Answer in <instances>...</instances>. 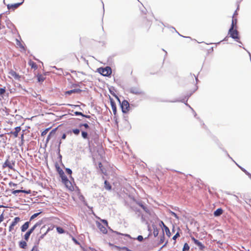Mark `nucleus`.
I'll return each mask as SVG.
<instances>
[{"label": "nucleus", "mask_w": 251, "mask_h": 251, "mask_svg": "<svg viewBox=\"0 0 251 251\" xmlns=\"http://www.w3.org/2000/svg\"><path fill=\"white\" fill-rule=\"evenodd\" d=\"M190 249L189 246L187 243H185L182 249V251H188Z\"/></svg>", "instance_id": "obj_29"}, {"label": "nucleus", "mask_w": 251, "mask_h": 251, "mask_svg": "<svg viewBox=\"0 0 251 251\" xmlns=\"http://www.w3.org/2000/svg\"><path fill=\"white\" fill-rule=\"evenodd\" d=\"M81 136L84 139L88 140V134L86 131H81Z\"/></svg>", "instance_id": "obj_23"}, {"label": "nucleus", "mask_w": 251, "mask_h": 251, "mask_svg": "<svg viewBox=\"0 0 251 251\" xmlns=\"http://www.w3.org/2000/svg\"><path fill=\"white\" fill-rule=\"evenodd\" d=\"M179 236V234L178 232H177L173 237V240H176L178 237Z\"/></svg>", "instance_id": "obj_47"}, {"label": "nucleus", "mask_w": 251, "mask_h": 251, "mask_svg": "<svg viewBox=\"0 0 251 251\" xmlns=\"http://www.w3.org/2000/svg\"><path fill=\"white\" fill-rule=\"evenodd\" d=\"M45 226H43V227H41V230H40L41 232L43 230V229L45 228Z\"/></svg>", "instance_id": "obj_61"}, {"label": "nucleus", "mask_w": 251, "mask_h": 251, "mask_svg": "<svg viewBox=\"0 0 251 251\" xmlns=\"http://www.w3.org/2000/svg\"><path fill=\"white\" fill-rule=\"evenodd\" d=\"M9 74L13 76L16 80H20L21 76L13 70H11Z\"/></svg>", "instance_id": "obj_11"}, {"label": "nucleus", "mask_w": 251, "mask_h": 251, "mask_svg": "<svg viewBox=\"0 0 251 251\" xmlns=\"http://www.w3.org/2000/svg\"><path fill=\"white\" fill-rule=\"evenodd\" d=\"M10 167V166H9V165H8V159H6V160L5 161V162L3 164V165H2V167H3V168H6V167H7V168H9V167Z\"/></svg>", "instance_id": "obj_37"}, {"label": "nucleus", "mask_w": 251, "mask_h": 251, "mask_svg": "<svg viewBox=\"0 0 251 251\" xmlns=\"http://www.w3.org/2000/svg\"><path fill=\"white\" fill-rule=\"evenodd\" d=\"M136 239L138 241H139V242H142V241H143L144 238H143V237L142 235H139L136 238Z\"/></svg>", "instance_id": "obj_40"}, {"label": "nucleus", "mask_w": 251, "mask_h": 251, "mask_svg": "<svg viewBox=\"0 0 251 251\" xmlns=\"http://www.w3.org/2000/svg\"><path fill=\"white\" fill-rule=\"evenodd\" d=\"M83 117L86 118L87 119H89L90 120V121H92V120L93 119V118L90 115H87L84 114V116H83Z\"/></svg>", "instance_id": "obj_48"}, {"label": "nucleus", "mask_w": 251, "mask_h": 251, "mask_svg": "<svg viewBox=\"0 0 251 251\" xmlns=\"http://www.w3.org/2000/svg\"><path fill=\"white\" fill-rule=\"evenodd\" d=\"M42 224V221H39L36 223L30 229H29L25 234L24 235V239L27 241L29 238V236L33 232V231L37 228L38 226H39Z\"/></svg>", "instance_id": "obj_2"}, {"label": "nucleus", "mask_w": 251, "mask_h": 251, "mask_svg": "<svg viewBox=\"0 0 251 251\" xmlns=\"http://www.w3.org/2000/svg\"><path fill=\"white\" fill-rule=\"evenodd\" d=\"M9 185L10 187H12V186H16L17 185V184L12 182H10L9 183Z\"/></svg>", "instance_id": "obj_50"}, {"label": "nucleus", "mask_w": 251, "mask_h": 251, "mask_svg": "<svg viewBox=\"0 0 251 251\" xmlns=\"http://www.w3.org/2000/svg\"><path fill=\"white\" fill-rule=\"evenodd\" d=\"M104 187L108 190H110L111 189V186L107 180L104 181Z\"/></svg>", "instance_id": "obj_22"}, {"label": "nucleus", "mask_w": 251, "mask_h": 251, "mask_svg": "<svg viewBox=\"0 0 251 251\" xmlns=\"http://www.w3.org/2000/svg\"><path fill=\"white\" fill-rule=\"evenodd\" d=\"M21 193L28 194L31 193V191L30 190H21Z\"/></svg>", "instance_id": "obj_43"}, {"label": "nucleus", "mask_w": 251, "mask_h": 251, "mask_svg": "<svg viewBox=\"0 0 251 251\" xmlns=\"http://www.w3.org/2000/svg\"><path fill=\"white\" fill-rule=\"evenodd\" d=\"M134 210H135V211H136L137 213V212H138V213H139V215H140L141 214L140 210H138L137 208H136L134 209Z\"/></svg>", "instance_id": "obj_55"}, {"label": "nucleus", "mask_w": 251, "mask_h": 251, "mask_svg": "<svg viewBox=\"0 0 251 251\" xmlns=\"http://www.w3.org/2000/svg\"><path fill=\"white\" fill-rule=\"evenodd\" d=\"M223 212V210L222 208H218L216 210L214 211V215L215 217H218L222 215Z\"/></svg>", "instance_id": "obj_16"}, {"label": "nucleus", "mask_w": 251, "mask_h": 251, "mask_svg": "<svg viewBox=\"0 0 251 251\" xmlns=\"http://www.w3.org/2000/svg\"><path fill=\"white\" fill-rule=\"evenodd\" d=\"M3 219H4L3 214H1L0 215V223H1L3 221Z\"/></svg>", "instance_id": "obj_49"}, {"label": "nucleus", "mask_w": 251, "mask_h": 251, "mask_svg": "<svg viewBox=\"0 0 251 251\" xmlns=\"http://www.w3.org/2000/svg\"><path fill=\"white\" fill-rule=\"evenodd\" d=\"M72 132L76 135H77L79 134L80 133V130L79 129H77V128H75V129H72Z\"/></svg>", "instance_id": "obj_34"}, {"label": "nucleus", "mask_w": 251, "mask_h": 251, "mask_svg": "<svg viewBox=\"0 0 251 251\" xmlns=\"http://www.w3.org/2000/svg\"><path fill=\"white\" fill-rule=\"evenodd\" d=\"M16 44L18 46L20 47V48L24 49V47L23 46V45L21 44L20 41L18 40H16Z\"/></svg>", "instance_id": "obj_38"}, {"label": "nucleus", "mask_w": 251, "mask_h": 251, "mask_svg": "<svg viewBox=\"0 0 251 251\" xmlns=\"http://www.w3.org/2000/svg\"><path fill=\"white\" fill-rule=\"evenodd\" d=\"M120 102L119 99H118ZM121 103V107L123 113H127L129 110V103L126 100H124Z\"/></svg>", "instance_id": "obj_4"}, {"label": "nucleus", "mask_w": 251, "mask_h": 251, "mask_svg": "<svg viewBox=\"0 0 251 251\" xmlns=\"http://www.w3.org/2000/svg\"><path fill=\"white\" fill-rule=\"evenodd\" d=\"M228 34L232 38L234 39L237 42L241 43L240 41H239V37L238 36V31L236 29H234V20H232V24L231 26L228 31Z\"/></svg>", "instance_id": "obj_1"}, {"label": "nucleus", "mask_w": 251, "mask_h": 251, "mask_svg": "<svg viewBox=\"0 0 251 251\" xmlns=\"http://www.w3.org/2000/svg\"><path fill=\"white\" fill-rule=\"evenodd\" d=\"M31 251H37V248L36 247H34L32 249Z\"/></svg>", "instance_id": "obj_56"}, {"label": "nucleus", "mask_w": 251, "mask_h": 251, "mask_svg": "<svg viewBox=\"0 0 251 251\" xmlns=\"http://www.w3.org/2000/svg\"><path fill=\"white\" fill-rule=\"evenodd\" d=\"M55 129L52 130L51 131L48 135V137H47V142H48L49 141V140L50 139L51 135L55 133Z\"/></svg>", "instance_id": "obj_27"}, {"label": "nucleus", "mask_w": 251, "mask_h": 251, "mask_svg": "<svg viewBox=\"0 0 251 251\" xmlns=\"http://www.w3.org/2000/svg\"><path fill=\"white\" fill-rule=\"evenodd\" d=\"M66 173L69 175H71L72 174V171L70 168H66L65 169Z\"/></svg>", "instance_id": "obj_41"}, {"label": "nucleus", "mask_w": 251, "mask_h": 251, "mask_svg": "<svg viewBox=\"0 0 251 251\" xmlns=\"http://www.w3.org/2000/svg\"><path fill=\"white\" fill-rule=\"evenodd\" d=\"M70 105L71 106L73 107H75L79 106V105H71V104H70Z\"/></svg>", "instance_id": "obj_59"}, {"label": "nucleus", "mask_w": 251, "mask_h": 251, "mask_svg": "<svg viewBox=\"0 0 251 251\" xmlns=\"http://www.w3.org/2000/svg\"><path fill=\"white\" fill-rule=\"evenodd\" d=\"M24 134H22V135H21V139L22 140H23V138H24Z\"/></svg>", "instance_id": "obj_64"}, {"label": "nucleus", "mask_w": 251, "mask_h": 251, "mask_svg": "<svg viewBox=\"0 0 251 251\" xmlns=\"http://www.w3.org/2000/svg\"><path fill=\"white\" fill-rule=\"evenodd\" d=\"M21 128L20 126H17L15 128V131L11 132L15 137H17L18 136L19 132L21 131Z\"/></svg>", "instance_id": "obj_14"}, {"label": "nucleus", "mask_w": 251, "mask_h": 251, "mask_svg": "<svg viewBox=\"0 0 251 251\" xmlns=\"http://www.w3.org/2000/svg\"><path fill=\"white\" fill-rule=\"evenodd\" d=\"M110 104H111L112 109L113 110V114L115 115L117 113L116 104L113 100H111Z\"/></svg>", "instance_id": "obj_12"}, {"label": "nucleus", "mask_w": 251, "mask_h": 251, "mask_svg": "<svg viewBox=\"0 0 251 251\" xmlns=\"http://www.w3.org/2000/svg\"><path fill=\"white\" fill-rule=\"evenodd\" d=\"M169 213L172 215L174 217H175L176 219H178L179 218L177 216V214L175 213L173 211H172L171 210H169Z\"/></svg>", "instance_id": "obj_39"}, {"label": "nucleus", "mask_w": 251, "mask_h": 251, "mask_svg": "<svg viewBox=\"0 0 251 251\" xmlns=\"http://www.w3.org/2000/svg\"><path fill=\"white\" fill-rule=\"evenodd\" d=\"M191 239L194 244L199 247L200 250H202L205 248V246L201 242L194 237H191Z\"/></svg>", "instance_id": "obj_6"}, {"label": "nucleus", "mask_w": 251, "mask_h": 251, "mask_svg": "<svg viewBox=\"0 0 251 251\" xmlns=\"http://www.w3.org/2000/svg\"><path fill=\"white\" fill-rule=\"evenodd\" d=\"M49 230H50V229H49V228H48L47 229V231L44 234H42L41 236H39V239H38V242L44 238L45 236L47 234V233L48 232V231Z\"/></svg>", "instance_id": "obj_30"}, {"label": "nucleus", "mask_w": 251, "mask_h": 251, "mask_svg": "<svg viewBox=\"0 0 251 251\" xmlns=\"http://www.w3.org/2000/svg\"><path fill=\"white\" fill-rule=\"evenodd\" d=\"M129 92L133 94L140 95L143 94L142 90L138 87H131L129 89Z\"/></svg>", "instance_id": "obj_7"}, {"label": "nucleus", "mask_w": 251, "mask_h": 251, "mask_svg": "<svg viewBox=\"0 0 251 251\" xmlns=\"http://www.w3.org/2000/svg\"><path fill=\"white\" fill-rule=\"evenodd\" d=\"M61 178L62 181L63 183H65L67 182V181H68L69 179L68 177L66 176L65 174H64L63 176H60Z\"/></svg>", "instance_id": "obj_25"}, {"label": "nucleus", "mask_w": 251, "mask_h": 251, "mask_svg": "<svg viewBox=\"0 0 251 251\" xmlns=\"http://www.w3.org/2000/svg\"><path fill=\"white\" fill-rule=\"evenodd\" d=\"M20 221V218L19 217H15L13 221L12 222L10 226L9 227V231H12L14 227Z\"/></svg>", "instance_id": "obj_5"}, {"label": "nucleus", "mask_w": 251, "mask_h": 251, "mask_svg": "<svg viewBox=\"0 0 251 251\" xmlns=\"http://www.w3.org/2000/svg\"><path fill=\"white\" fill-rule=\"evenodd\" d=\"M81 92V90H80V89H75L71 90L70 91H67L66 92V93L69 95H70L72 93H78Z\"/></svg>", "instance_id": "obj_17"}, {"label": "nucleus", "mask_w": 251, "mask_h": 251, "mask_svg": "<svg viewBox=\"0 0 251 251\" xmlns=\"http://www.w3.org/2000/svg\"><path fill=\"white\" fill-rule=\"evenodd\" d=\"M24 1V0H22V2L16 3L14 4H8L7 5V8L8 9H13V10L17 8L20 5H21Z\"/></svg>", "instance_id": "obj_9"}, {"label": "nucleus", "mask_w": 251, "mask_h": 251, "mask_svg": "<svg viewBox=\"0 0 251 251\" xmlns=\"http://www.w3.org/2000/svg\"><path fill=\"white\" fill-rule=\"evenodd\" d=\"M30 221L26 222L22 226L21 231L22 232H25L29 227Z\"/></svg>", "instance_id": "obj_13"}, {"label": "nucleus", "mask_w": 251, "mask_h": 251, "mask_svg": "<svg viewBox=\"0 0 251 251\" xmlns=\"http://www.w3.org/2000/svg\"><path fill=\"white\" fill-rule=\"evenodd\" d=\"M8 164L9 165V166H10V167H9V169L11 170H14L13 166H15V161L13 160L10 161L8 159Z\"/></svg>", "instance_id": "obj_19"}, {"label": "nucleus", "mask_w": 251, "mask_h": 251, "mask_svg": "<svg viewBox=\"0 0 251 251\" xmlns=\"http://www.w3.org/2000/svg\"><path fill=\"white\" fill-rule=\"evenodd\" d=\"M98 71L101 75L105 76H109L112 73V70L109 66L105 68H100L98 69Z\"/></svg>", "instance_id": "obj_3"}, {"label": "nucleus", "mask_w": 251, "mask_h": 251, "mask_svg": "<svg viewBox=\"0 0 251 251\" xmlns=\"http://www.w3.org/2000/svg\"><path fill=\"white\" fill-rule=\"evenodd\" d=\"M227 156H228V157H229V158H230L232 161H233L235 162V161H234L233 160V159H232V158L229 156V154H227Z\"/></svg>", "instance_id": "obj_63"}, {"label": "nucleus", "mask_w": 251, "mask_h": 251, "mask_svg": "<svg viewBox=\"0 0 251 251\" xmlns=\"http://www.w3.org/2000/svg\"><path fill=\"white\" fill-rule=\"evenodd\" d=\"M21 193V190H16L12 191V194L16 195L18 193Z\"/></svg>", "instance_id": "obj_44"}, {"label": "nucleus", "mask_w": 251, "mask_h": 251, "mask_svg": "<svg viewBox=\"0 0 251 251\" xmlns=\"http://www.w3.org/2000/svg\"><path fill=\"white\" fill-rule=\"evenodd\" d=\"M137 203L144 210L146 213L150 214V209L145 204H144L142 201H138L137 202Z\"/></svg>", "instance_id": "obj_8"}, {"label": "nucleus", "mask_w": 251, "mask_h": 251, "mask_svg": "<svg viewBox=\"0 0 251 251\" xmlns=\"http://www.w3.org/2000/svg\"><path fill=\"white\" fill-rule=\"evenodd\" d=\"M94 119L93 118V119L92 120V121H90V122H88V123L89 124H91L90 122H91V124H93V123H94Z\"/></svg>", "instance_id": "obj_57"}, {"label": "nucleus", "mask_w": 251, "mask_h": 251, "mask_svg": "<svg viewBox=\"0 0 251 251\" xmlns=\"http://www.w3.org/2000/svg\"><path fill=\"white\" fill-rule=\"evenodd\" d=\"M91 143H92V142L89 141V140H88V144H89V146L90 147L91 146Z\"/></svg>", "instance_id": "obj_60"}, {"label": "nucleus", "mask_w": 251, "mask_h": 251, "mask_svg": "<svg viewBox=\"0 0 251 251\" xmlns=\"http://www.w3.org/2000/svg\"><path fill=\"white\" fill-rule=\"evenodd\" d=\"M57 171L58 172L59 176H63L64 174H65L63 171L59 167H56Z\"/></svg>", "instance_id": "obj_24"}, {"label": "nucleus", "mask_w": 251, "mask_h": 251, "mask_svg": "<svg viewBox=\"0 0 251 251\" xmlns=\"http://www.w3.org/2000/svg\"><path fill=\"white\" fill-rule=\"evenodd\" d=\"M161 223L163 225L165 230L166 231V234L170 237L171 236V232L170 231L169 228L164 225L163 222H161Z\"/></svg>", "instance_id": "obj_21"}, {"label": "nucleus", "mask_w": 251, "mask_h": 251, "mask_svg": "<svg viewBox=\"0 0 251 251\" xmlns=\"http://www.w3.org/2000/svg\"><path fill=\"white\" fill-rule=\"evenodd\" d=\"M97 225L98 227L99 228L101 232L104 234L107 233V231L106 228L104 226H103L101 224H100L99 222H98L97 223Z\"/></svg>", "instance_id": "obj_10"}, {"label": "nucleus", "mask_w": 251, "mask_h": 251, "mask_svg": "<svg viewBox=\"0 0 251 251\" xmlns=\"http://www.w3.org/2000/svg\"><path fill=\"white\" fill-rule=\"evenodd\" d=\"M42 212H40L39 213H36L33 214L30 218L29 221L30 222L32 220H33L34 218H36L40 213H41Z\"/></svg>", "instance_id": "obj_28"}, {"label": "nucleus", "mask_w": 251, "mask_h": 251, "mask_svg": "<svg viewBox=\"0 0 251 251\" xmlns=\"http://www.w3.org/2000/svg\"><path fill=\"white\" fill-rule=\"evenodd\" d=\"M64 184L69 190L73 191L74 190V187L69 180Z\"/></svg>", "instance_id": "obj_15"}, {"label": "nucleus", "mask_w": 251, "mask_h": 251, "mask_svg": "<svg viewBox=\"0 0 251 251\" xmlns=\"http://www.w3.org/2000/svg\"><path fill=\"white\" fill-rule=\"evenodd\" d=\"M48 130H49V128H47V129H46L45 130H44V131L42 132V133H41V135H42V136H44V135H45L47 133V132H48Z\"/></svg>", "instance_id": "obj_45"}, {"label": "nucleus", "mask_w": 251, "mask_h": 251, "mask_svg": "<svg viewBox=\"0 0 251 251\" xmlns=\"http://www.w3.org/2000/svg\"><path fill=\"white\" fill-rule=\"evenodd\" d=\"M66 134L65 133H64V134L62 135V136L61 138H62V139H66Z\"/></svg>", "instance_id": "obj_54"}, {"label": "nucleus", "mask_w": 251, "mask_h": 251, "mask_svg": "<svg viewBox=\"0 0 251 251\" xmlns=\"http://www.w3.org/2000/svg\"><path fill=\"white\" fill-rule=\"evenodd\" d=\"M164 233L163 232V236L162 237H161L160 241H159V243H162L164 242Z\"/></svg>", "instance_id": "obj_46"}, {"label": "nucleus", "mask_w": 251, "mask_h": 251, "mask_svg": "<svg viewBox=\"0 0 251 251\" xmlns=\"http://www.w3.org/2000/svg\"><path fill=\"white\" fill-rule=\"evenodd\" d=\"M234 20V27L236 26V23H237V20L236 19H234V17H232V20Z\"/></svg>", "instance_id": "obj_53"}, {"label": "nucleus", "mask_w": 251, "mask_h": 251, "mask_svg": "<svg viewBox=\"0 0 251 251\" xmlns=\"http://www.w3.org/2000/svg\"><path fill=\"white\" fill-rule=\"evenodd\" d=\"M26 241H21L19 242V246L21 248L25 249L27 247Z\"/></svg>", "instance_id": "obj_18"}, {"label": "nucleus", "mask_w": 251, "mask_h": 251, "mask_svg": "<svg viewBox=\"0 0 251 251\" xmlns=\"http://www.w3.org/2000/svg\"><path fill=\"white\" fill-rule=\"evenodd\" d=\"M94 119L93 118V119L92 120V121H90V122H88V123L89 124H91L90 122H91V124H93V123H94Z\"/></svg>", "instance_id": "obj_58"}, {"label": "nucleus", "mask_w": 251, "mask_h": 251, "mask_svg": "<svg viewBox=\"0 0 251 251\" xmlns=\"http://www.w3.org/2000/svg\"><path fill=\"white\" fill-rule=\"evenodd\" d=\"M158 229L156 228V227H153V235H154V237H156L157 236V235H158Z\"/></svg>", "instance_id": "obj_33"}, {"label": "nucleus", "mask_w": 251, "mask_h": 251, "mask_svg": "<svg viewBox=\"0 0 251 251\" xmlns=\"http://www.w3.org/2000/svg\"><path fill=\"white\" fill-rule=\"evenodd\" d=\"M101 222L104 224L106 226H108V222L106 220H102Z\"/></svg>", "instance_id": "obj_51"}, {"label": "nucleus", "mask_w": 251, "mask_h": 251, "mask_svg": "<svg viewBox=\"0 0 251 251\" xmlns=\"http://www.w3.org/2000/svg\"><path fill=\"white\" fill-rule=\"evenodd\" d=\"M73 240L74 241V242L77 245H79V242L77 241V240H76L75 238H73Z\"/></svg>", "instance_id": "obj_52"}, {"label": "nucleus", "mask_w": 251, "mask_h": 251, "mask_svg": "<svg viewBox=\"0 0 251 251\" xmlns=\"http://www.w3.org/2000/svg\"><path fill=\"white\" fill-rule=\"evenodd\" d=\"M37 79L38 82H43L45 78L41 75H37Z\"/></svg>", "instance_id": "obj_31"}, {"label": "nucleus", "mask_w": 251, "mask_h": 251, "mask_svg": "<svg viewBox=\"0 0 251 251\" xmlns=\"http://www.w3.org/2000/svg\"><path fill=\"white\" fill-rule=\"evenodd\" d=\"M5 93V88H0V96L2 97L4 94Z\"/></svg>", "instance_id": "obj_35"}, {"label": "nucleus", "mask_w": 251, "mask_h": 251, "mask_svg": "<svg viewBox=\"0 0 251 251\" xmlns=\"http://www.w3.org/2000/svg\"><path fill=\"white\" fill-rule=\"evenodd\" d=\"M56 230L60 234L64 233L65 232V230L61 227H57Z\"/></svg>", "instance_id": "obj_32"}, {"label": "nucleus", "mask_w": 251, "mask_h": 251, "mask_svg": "<svg viewBox=\"0 0 251 251\" xmlns=\"http://www.w3.org/2000/svg\"><path fill=\"white\" fill-rule=\"evenodd\" d=\"M74 114L76 116L80 115L82 117H83V116H84V114L82 113H81V112L75 111L74 112Z\"/></svg>", "instance_id": "obj_42"}, {"label": "nucleus", "mask_w": 251, "mask_h": 251, "mask_svg": "<svg viewBox=\"0 0 251 251\" xmlns=\"http://www.w3.org/2000/svg\"><path fill=\"white\" fill-rule=\"evenodd\" d=\"M79 126L80 127L81 126H84L85 128L87 129L89 127V126L87 123H84V124H80L79 125Z\"/></svg>", "instance_id": "obj_36"}, {"label": "nucleus", "mask_w": 251, "mask_h": 251, "mask_svg": "<svg viewBox=\"0 0 251 251\" xmlns=\"http://www.w3.org/2000/svg\"><path fill=\"white\" fill-rule=\"evenodd\" d=\"M187 101V100H185V99H183L182 100H172V101H170V102H179V101H180L181 102H184L187 106H189L191 109H192V108L190 107V106L187 103H186V101Z\"/></svg>", "instance_id": "obj_20"}, {"label": "nucleus", "mask_w": 251, "mask_h": 251, "mask_svg": "<svg viewBox=\"0 0 251 251\" xmlns=\"http://www.w3.org/2000/svg\"><path fill=\"white\" fill-rule=\"evenodd\" d=\"M61 143V142L60 141L59 142V144L58 148V150L59 151H60V146Z\"/></svg>", "instance_id": "obj_62"}, {"label": "nucleus", "mask_w": 251, "mask_h": 251, "mask_svg": "<svg viewBox=\"0 0 251 251\" xmlns=\"http://www.w3.org/2000/svg\"><path fill=\"white\" fill-rule=\"evenodd\" d=\"M29 65L32 68H34V69H36L37 68L36 63L31 60L29 61Z\"/></svg>", "instance_id": "obj_26"}]
</instances>
